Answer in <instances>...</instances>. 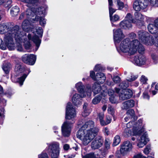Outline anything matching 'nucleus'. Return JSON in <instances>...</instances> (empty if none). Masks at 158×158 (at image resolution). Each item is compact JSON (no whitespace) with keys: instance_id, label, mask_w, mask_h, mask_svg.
<instances>
[{"instance_id":"f257e3e1","label":"nucleus","mask_w":158,"mask_h":158,"mask_svg":"<svg viewBox=\"0 0 158 158\" xmlns=\"http://www.w3.org/2000/svg\"><path fill=\"white\" fill-rule=\"evenodd\" d=\"M94 123L91 120L85 122L77 132V137L84 145H87L97 135L99 129L94 127Z\"/></svg>"},{"instance_id":"423d86ee","label":"nucleus","mask_w":158,"mask_h":158,"mask_svg":"<svg viewBox=\"0 0 158 158\" xmlns=\"http://www.w3.org/2000/svg\"><path fill=\"white\" fill-rule=\"evenodd\" d=\"M17 32L14 34V38L15 41L19 43L23 42L24 43L25 48L28 52H30V49L31 47V45L29 41H26V34L24 32H21L19 28L17 30Z\"/></svg>"},{"instance_id":"8fccbe9b","label":"nucleus","mask_w":158,"mask_h":158,"mask_svg":"<svg viewBox=\"0 0 158 158\" xmlns=\"http://www.w3.org/2000/svg\"><path fill=\"white\" fill-rule=\"evenodd\" d=\"M107 110L108 112L113 115L114 112V109L111 106L109 105L108 106Z\"/></svg>"},{"instance_id":"5701e85b","label":"nucleus","mask_w":158,"mask_h":158,"mask_svg":"<svg viewBox=\"0 0 158 158\" xmlns=\"http://www.w3.org/2000/svg\"><path fill=\"white\" fill-rule=\"evenodd\" d=\"M31 35L30 34H29L28 35V38L29 40H32L33 42L35 44L36 48V51L38 49L39 47L40 46V44L41 43V41L39 39V37L35 35L31 37Z\"/></svg>"},{"instance_id":"3c124183","label":"nucleus","mask_w":158,"mask_h":158,"mask_svg":"<svg viewBox=\"0 0 158 158\" xmlns=\"http://www.w3.org/2000/svg\"><path fill=\"white\" fill-rule=\"evenodd\" d=\"M131 77L128 78V79H127V82L128 81H135L138 77V75H131Z\"/></svg>"},{"instance_id":"e433bc0d","label":"nucleus","mask_w":158,"mask_h":158,"mask_svg":"<svg viewBox=\"0 0 158 158\" xmlns=\"http://www.w3.org/2000/svg\"><path fill=\"white\" fill-rule=\"evenodd\" d=\"M127 114L129 118H134L135 117V112L133 109H130L128 110L127 112Z\"/></svg>"},{"instance_id":"72a5a7b5","label":"nucleus","mask_w":158,"mask_h":158,"mask_svg":"<svg viewBox=\"0 0 158 158\" xmlns=\"http://www.w3.org/2000/svg\"><path fill=\"white\" fill-rule=\"evenodd\" d=\"M35 20L36 21H39L40 25L41 26L44 25L46 24V20L44 17L39 16H36Z\"/></svg>"},{"instance_id":"680f3d73","label":"nucleus","mask_w":158,"mask_h":158,"mask_svg":"<svg viewBox=\"0 0 158 158\" xmlns=\"http://www.w3.org/2000/svg\"><path fill=\"white\" fill-rule=\"evenodd\" d=\"M117 4L119 6V9L121 10L123 7V3L120 2V1H118Z\"/></svg>"},{"instance_id":"603ef678","label":"nucleus","mask_w":158,"mask_h":158,"mask_svg":"<svg viewBox=\"0 0 158 158\" xmlns=\"http://www.w3.org/2000/svg\"><path fill=\"white\" fill-rule=\"evenodd\" d=\"M91 110L90 109H87V110H84L82 113V115L84 117H85L88 115L91 112Z\"/></svg>"},{"instance_id":"c85d7f7f","label":"nucleus","mask_w":158,"mask_h":158,"mask_svg":"<svg viewBox=\"0 0 158 158\" xmlns=\"http://www.w3.org/2000/svg\"><path fill=\"white\" fill-rule=\"evenodd\" d=\"M101 90V88L99 84L95 83L93 86V91L95 94H97Z\"/></svg>"},{"instance_id":"f8f14e48","label":"nucleus","mask_w":158,"mask_h":158,"mask_svg":"<svg viewBox=\"0 0 158 158\" xmlns=\"http://www.w3.org/2000/svg\"><path fill=\"white\" fill-rule=\"evenodd\" d=\"M132 148V144L129 141H125L121 145L120 149L121 153L123 156L126 155L131 151Z\"/></svg>"},{"instance_id":"338daca9","label":"nucleus","mask_w":158,"mask_h":158,"mask_svg":"<svg viewBox=\"0 0 158 158\" xmlns=\"http://www.w3.org/2000/svg\"><path fill=\"white\" fill-rule=\"evenodd\" d=\"M83 109L84 110H87V109H90L88 107V104L86 103H85L83 105Z\"/></svg>"},{"instance_id":"bf43d9fd","label":"nucleus","mask_w":158,"mask_h":158,"mask_svg":"<svg viewBox=\"0 0 158 158\" xmlns=\"http://www.w3.org/2000/svg\"><path fill=\"white\" fill-rule=\"evenodd\" d=\"M143 97L145 99L148 100L149 99V96L148 94V93L147 91H144L143 94Z\"/></svg>"},{"instance_id":"79ce46f5","label":"nucleus","mask_w":158,"mask_h":158,"mask_svg":"<svg viewBox=\"0 0 158 158\" xmlns=\"http://www.w3.org/2000/svg\"><path fill=\"white\" fill-rule=\"evenodd\" d=\"M141 82L143 84H147V82L148 80V78L144 75H142L140 79Z\"/></svg>"},{"instance_id":"0eeeda50","label":"nucleus","mask_w":158,"mask_h":158,"mask_svg":"<svg viewBox=\"0 0 158 158\" xmlns=\"http://www.w3.org/2000/svg\"><path fill=\"white\" fill-rule=\"evenodd\" d=\"M138 35L139 39L146 45H152L154 44V39L147 32L143 31H138Z\"/></svg>"},{"instance_id":"37998d69","label":"nucleus","mask_w":158,"mask_h":158,"mask_svg":"<svg viewBox=\"0 0 158 158\" xmlns=\"http://www.w3.org/2000/svg\"><path fill=\"white\" fill-rule=\"evenodd\" d=\"M111 77L113 81L115 83H119L121 81L120 78L118 76H114L113 77H112V76L111 75Z\"/></svg>"},{"instance_id":"c756f323","label":"nucleus","mask_w":158,"mask_h":158,"mask_svg":"<svg viewBox=\"0 0 158 158\" xmlns=\"http://www.w3.org/2000/svg\"><path fill=\"white\" fill-rule=\"evenodd\" d=\"M28 72L29 73L27 74H23L22 76L18 78L17 80V82L19 83L21 86H22L23 85V82L25 78L27 77L28 74L31 72V71L29 69H28Z\"/></svg>"},{"instance_id":"0e129e2a","label":"nucleus","mask_w":158,"mask_h":158,"mask_svg":"<svg viewBox=\"0 0 158 158\" xmlns=\"http://www.w3.org/2000/svg\"><path fill=\"white\" fill-rule=\"evenodd\" d=\"M152 59L156 61L158 60V56L155 54H153L151 55Z\"/></svg>"},{"instance_id":"4d7b16f0","label":"nucleus","mask_w":158,"mask_h":158,"mask_svg":"<svg viewBox=\"0 0 158 158\" xmlns=\"http://www.w3.org/2000/svg\"><path fill=\"white\" fill-rule=\"evenodd\" d=\"M112 6L109 5V14L110 16H111L113 13L115 12L116 10L112 8L111 6Z\"/></svg>"},{"instance_id":"dca6fc26","label":"nucleus","mask_w":158,"mask_h":158,"mask_svg":"<svg viewBox=\"0 0 158 158\" xmlns=\"http://www.w3.org/2000/svg\"><path fill=\"white\" fill-rule=\"evenodd\" d=\"M22 61L25 63L29 65H33L36 60V56L33 54H25L22 57Z\"/></svg>"},{"instance_id":"c9c22d12","label":"nucleus","mask_w":158,"mask_h":158,"mask_svg":"<svg viewBox=\"0 0 158 158\" xmlns=\"http://www.w3.org/2000/svg\"><path fill=\"white\" fill-rule=\"evenodd\" d=\"M34 30H36V32L38 35H39L41 37L42 36L43 33V30L41 27H37L36 28H33V30H31V31H33V32H34Z\"/></svg>"},{"instance_id":"5fc2aeb1","label":"nucleus","mask_w":158,"mask_h":158,"mask_svg":"<svg viewBox=\"0 0 158 158\" xmlns=\"http://www.w3.org/2000/svg\"><path fill=\"white\" fill-rule=\"evenodd\" d=\"M151 150L150 146L149 145H147L145 148L144 150V152L146 155L148 154L149 152Z\"/></svg>"},{"instance_id":"ddd939ff","label":"nucleus","mask_w":158,"mask_h":158,"mask_svg":"<svg viewBox=\"0 0 158 158\" xmlns=\"http://www.w3.org/2000/svg\"><path fill=\"white\" fill-rule=\"evenodd\" d=\"M113 37L114 42L116 46L123 39L125 36L123 34L122 30L120 29H118L116 30H113Z\"/></svg>"},{"instance_id":"a878e982","label":"nucleus","mask_w":158,"mask_h":158,"mask_svg":"<svg viewBox=\"0 0 158 158\" xmlns=\"http://www.w3.org/2000/svg\"><path fill=\"white\" fill-rule=\"evenodd\" d=\"M29 23V22L28 20L26 19L23 21L22 24V27L24 31L29 32L31 30L28 26Z\"/></svg>"},{"instance_id":"b1692460","label":"nucleus","mask_w":158,"mask_h":158,"mask_svg":"<svg viewBox=\"0 0 158 158\" xmlns=\"http://www.w3.org/2000/svg\"><path fill=\"white\" fill-rule=\"evenodd\" d=\"M119 26L121 28L125 29H129L132 27L131 23L124 20L120 23Z\"/></svg>"},{"instance_id":"6ab92c4d","label":"nucleus","mask_w":158,"mask_h":158,"mask_svg":"<svg viewBox=\"0 0 158 158\" xmlns=\"http://www.w3.org/2000/svg\"><path fill=\"white\" fill-rule=\"evenodd\" d=\"M146 60L145 56L142 55L135 56L134 57V63L138 66H141L144 65Z\"/></svg>"},{"instance_id":"7c9ffc66","label":"nucleus","mask_w":158,"mask_h":158,"mask_svg":"<svg viewBox=\"0 0 158 158\" xmlns=\"http://www.w3.org/2000/svg\"><path fill=\"white\" fill-rule=\"evenodd\" d=\"M15 70L17 74L19 75L24 71L25 69L23 67L18 64L15 66Z\"/></svg>"},{"instance_id":"a211bd4d","label":"nucleus","mask_w":158,"mask_h":158,"mask_svg":"<svg viewBox=\"0 0 158 158\" xmlns=\"http://www.w3.org/2000/svg\"><path fill=\"white\" fill-rule=\"evenodd\" d=\"M135 18L133 19V23L137 25L141 26L144 25V16L140 13L135 12L134 14Z\"/></svg>"},{"instance_id":"39448f33","label":"nucleus","mask_w":158,"mask_h":158,"mask_svg":"<svg viewBox=\"0 0 158 158\" xmlns=\"http://www.w3.org/2000/svg\"><path fill=\"white\" fill-rule=\"evenodd\" d=\"M128 85V82L124 81L120 84L119 86L120 89L115 88V92L119 94V98L121 99L125 100L128 99L132 97L133 94L132 91L129 89H125Z\"/></svg>"},{"instance_id":"864d4df0","label":"nucleus","mask_w":158,"mask_h":158,"mask_svg":"<svg viewBox=\"0 0 158 158\" xmlns=\"http://www.w3.org/2000/svg\"><path fill=\"white\" fill-rule=\"evenodd\" d=\"M110 17V20L113 22L117 21L119 19V16L117 15H115L113 17L112 16Z\"/></svg>"},{"instance_id":"2f4dec72","label":"nucleus","mask_w":158,"mask_h":158,"mask_svg":"<svg viewBox=\"0 0 158 158\" xmlns=\"http://www.w3.org/2000/svg\"><path fill=\"white\" fill-rule=\"evenodd\" d=\"M104 112H101L98 114V118L99 120L100 124L103 126V124H105V121L104 120Z\"/></svg>"},{"instance_id":"052dcab7","label":"nucleus","mask_w":158,"mask_h":158,"mask_svg":"<svg viewBox=\"0 0 158 158\" xmlns=\"http://www.w3.org/2000/svg\"><path fill=\"white\" fill-rule=\"evenodd\" d=\"M101 69V66L100 64L96 65L94 68V70L95 71H98L100 70Z\"/></svg>"},{"instance_id":"f03ea898","label":"nucleus","mask_w":158,"mask_h":158,"mask_svg":"<svg viewBox=\"0 0 158 158\" xmlns=\"http://www.w3.org/2000/svg\"><path fill=\"white\" fill-rule=\"evenodd\" d=\"M119 48L122 52L127 53L129 55H133L138 51L139 53H143L145 50L143 46L138 40H134L130 41L127 38L121 42Z\"/></svg>"},{"instance_id":"7ed1b4c3","label":"nucleus","mask_w":158,"mask_h":158,"mask_svg":"<svg viewBox=\"0 0 158 158\" xmlns=\"http://www.w3.org/2000/svg\"><path fill=\"white\" fill-rule=\"evenodd\" d=\"M134 122H129L127 124L126 127L124 130L123 134L124 136L127 137L130 136L136 135L141 134L143 131V128H141L142 125V121L139 119L136 124Z\"/></svg>"},{"instance_id":"bb28decb","label":"nucleus","mask_w":158,"mask_h":158,"mask_svg":"<svg viewBox=\"0 0 158 158\" xmlns=\"http://www.w3.org/2000/svg\"><path fill=\"white\" fill-rule=\"evenodd\" d=\"M148 29L149 31L152 34L156 33L158 31L157 28L152 24H149L148 26Z\"/></svg>"},{"instance_id":"cd10ccee","label":"nucleus","mask_w":158,"mask_h":158,"mask_svg":"<svg viewBox=\"0 0 158 158\" xmlns=\"http://www.w3.org/2000/svg\"><path fill=\"white\" fill-rule=\"evenodd\" d=\"M34 12L36 16H38V15H41L45 13V8L44 7H41L34 9Z\"/></svg>"},{"instance_id":"6e6d98bb","label":"nucleus","mask_w":158,"mask_h":158,"mask_svg":"<svg viewBox=\"0 0 158 158\" xmlns=\"http://www.w3.org/2000/svg\"><path fill=\"white\" fill-rule=\"evenodd\" d=\"M38 158H48V154L46 153L42 152L38 156Z\"/></svg>"},{"instance_id":"a18cd8bd","label":"nucleus","mask_w":158,"mask_h":158,"mask_svg":"<svg viewBox=\"0 0 158 158\" xmlns=\"http://www.w3.org/2000/svg\"><path fill=\"white\" fill-rule=\"evenodd\" d=\"M110 141L109 139H106L105 141V146L106 148L108 150L110 148Z\"/></svg>"},{"instance_id":"69168bd1","label":"nucleus","mask_w":158,"mask_h":158,"mask_svg":"<svg viewBox=\"0 0 158 158\" xmlns=\"http://www.w3.org/2000/svg\"><path fill=\"white\" fill-rule=\"evenodd\" d=\"M114 91L112 89H109L108 91V94L110 96H112L114 94Z\"/></svg>"},{"instance_id":"c03bdc74","label":"nucleus","mask_w":158,"mask_h":158,"mask_svg":"<svg viewBox=\"0 0 158 158\" xmlns=\"http://www.w3.org/2000/svg\"><path fill=\"white\" fill-rule=\"evenodd\" d=\"M150 5L155 7L158 6V0H147Z\"/></svg>"},{"instance_id":"f704fd0d","label":"nucleus","mask_w":158,"mask_h":158,"mask_svg":"<svg viewBox=\"0 0 158 158\" xmlns=\"http://www.w3.org/2000/svg\"><path fill=\"white\" fill-rule=\"evenodd\" d=\"M26 17L28 18L29 16H33L35 15L34 8L28 9L24 12Z\"/></svg>"},{"instance_id":"f3484780","label":"nucleus","mask_w":158,"mask_h":158,"mask_svg":"<svg viewBox=\"0 0 158 158\" xmlns=\"http://www.w3.org/2000/svg\"><path fill=\"white\" fill-rule=\"evenodd\" d=\"M148 5V3L145 0H139L135 1L133 3V7L136 11H139L141 9H144Z\"/></svg>"},{"instance_id":"9b49d317","label":"nucleus","mask_w":158,"mask_h":158,"mask_svg":"<svg viewBox=\"0 0 158 158\" xmlns=\"http://www.w3.org/2000/svg\"><path fill=\"white\" fill-rule=\"evenodd\" d=\"M75 87L78 92L81 94H87L88 97H90L91 95L92 90L90 85H88L86 86V89H85L86 91L84 90L85 88L84 85L81 82H79L77 83L75 85Z\"/></svg>"},{"instance_id":"a19ab883","label":"nucleus","mask_w":158,"mask_h":158,"mask_svg":"<svg viewBox=\"0 0 158 158\" xmlns=\"http://www.w3.org/2000/svg\"><path fill=\"white\" fill-rule=\"evenodd\" d=\"M124 20L127 21L131 23H133V19H132L131 15L129 13H128L127 15L125 17Z\"/></svg>"},{"instance_id":"2eb2a0df","label":"nucleus","mask_w":158,"mask_h":158,"mask_svg":"<svg viewBox=\"0 0 158 158\" xmlns=\"http://www.w3.org/2000/svg\"><path fill=\"white\" fill-rule=\"evenodd\" d=\"M80 95L76 93L74 94L72 98V101L73 104L76 106H79L81 105L82 102V98L86 96V94L84 93Z\"/></svg>"},{"instance_id":"de8ad7c7","label":"nucleus","mask_w":158,"mask_h":158,"mask_svg":"<svg viewBox=\"0 0 158 158\" xmlns=\"http://www.w3.org/2000/svg\"><path fill=\"white\" fill-rule=\"evenodd\" d=\"M2 2L3 3V5L5 7L10 8L11 7L12 3L11 0H7L6 2Z\"/></svg>"},{"instance_id":"1a4fd4ad","label":"nucleus","mask_w":158,"mask_h":158,"mask_svg":"<svg viewBox=\"0 0 158 158\" xmlns=\"http://www.w3.org/2000/svg\"><path fill=\"white\" fill-rule=\"evenodd\" d=\"M74 123V121L72 120L70 123L69 121L64 122L61 126L62 135L64 137H69L70 134L72 124Z\"/></svg>"},{"instance_id":"9d476101","label":"nucleus","mask_w":158,"mask_h":158,"mask_svg":"<svg viewBox=\"0 0 158 158\" xmlns=\"http://www.w3.org/2000/svg\"><path fill=\"white\" fill-rule=\"evenodd\" d=\"M76 110L73 107L71 103L69 102L67 104L66 109V119H72L76 117Z\"/></svg>"},{"instance_id":"09e8293b","label":"nucleus","mask_w":158,"mask_h":158,"mask_svg":"<svg viewBox=\"0 0 158 158\" xmlns=\"http://www.w3.org/2000/svg\"><path fill=\"white\" fill-rule=\"evenodd\" d=\"M16 42L17 43V49L18 51H20V52H22L23 51V49L22 47V44L23 43V42H20V43H19L18 42H17L16 41Z\"/></svg>"},{"instance_id":"393cba45","label":"nucleus","mask_w":158,"mask_h":158,"mask_svg":"<svg viewBox=\"0 0 158 158\" xmlns=\"http://www.w3.org/2000/svg\"><path fill=\"white\" fill-rule=\"evenodd\" d=\"M96 80L95 81H98L100 83H103L106 79V77L104 73H97L96 74Z\"/></svg>"},{"instance_id":"4c0bfd02","label":"nucleus","mask_w":158,"mask_h":158,"mask_svg":"<svg viewBox=\"0 0 158 158\" xmlns=\"http://www.w3.org/2000/svg\"><path fill=\"white\" fill-rule=\"evenodd\" d=\"M102 98L100 95L95 97L92 100V103L94 104H97L100 102Z\"/></svg>"},{"instance_id":"774afa93","label":"nucleus","mask_w":158,"mask_h":158,"mask_svg":"<svg viewBox=\"0 0 158 158\" xmlns=\"http://www.w3.org/2000/svg\"><path fill=\"white\" fill-rule=\"evenodd\" d=\"M109 100L110 102L112 103H114L115 102V100L113 96H111L109 98Z\"/></svg>"},{"instance_id":"20e7f679","label":"nucleus","mask_w":158,"mask_h":158,"mask_svg":"<svg viewBox=\"0 0 158 158\" xmlns=\"http://www.w3.org/2000/svg\"><path fill=\"white\" fill-rule=\"evenodd\" d=\"M19 26H15L12 30H9L7 34L5 35L4 38L5 43L3 42L2 39L0 38V48L5 50L7 46L10 50H12L15 49L14 44V34L16 33L18 29Z\"/></svg>"},{"instance_id":"4468645a","label":"nucleus","mask_w":158,"mask_h":158,"mask_svg":"<svg viewBox=\"0 0 158 158\" xmlns=\"http://www.w3.org/2000/svg\"><path fill=\"white\" fill-rule=\"evenodd\" d=\"M103 142L102 137L100 136H98L92 142L91 147L93 149H98L102 146Z\"/></svg>"},{"instance_id":"49530a36","label":"nucleus","mask_w":158,"mask_h":158,"mask_svg":"<svg viewBox=\"0 0 158 158\" xmlns=\"http://www.w3.org/2000/svg\"><path fill=\"white\" fill-rule=\"evenodd\" d=\"M112 120L111 117L109 116H106V121H105V124H103V126L106 125L111 122Z\"/></svg>"},{"instance_id":"ea45409f","label":"nucleus","mask_w":158,"mask_h":158,"mask_svg":"<svg viewBox=\"0 0 158 158\" xmlns=\"http://www.w3.org/2000/svg\"><path fill=\"white\" fill-rule=\"evenodd\" d=\"M120 142V139L119 136L118 135H116L114 140L113 144L116 146L118 145Z\"/></svg>"},{"instance_id":"4be33fe9","label":"nucleus","mask_w":158,"mask_h":158,"mask_svg":"<svg viewBox=\"0 0 158 158\" xmlns=\"http://www.w3.org/2000/svg\"><path fill=\"white\" fill-rule=\"evenodd\" d=\"M135 102L132 100H130L124 102L122 104V108L123 109L127 110L134 106Z\"/></svg>"},{"instance_id":"aec40b11","label":"nucleus","mask_w":158,"mask_h":158,"mask_svg":"<svg viewBox=\"0 0 158 158\" xmlns=\"http://www.w3.org/2000/svg\"><path fill=\"white\" fill-rule=\"evenodd\" d=\"M148 141L147 133L145 132L140 137L137 145L139 148H142L147 144Z\"/></svg>"},{"instance_id":"412c9836","label":"nucleus","mask_w":158,"mask_h":158,"mask_svg":"<svg viewBox=\"0 0 158 158\" xmlns=\"http://www.w3.org/2000/svg\"><path fill=\"white\" fill-rule=\"evenodd\" d=\"M15 27V26L12 28L11 27H9L8 23L0 24V34H3L8 30L7 33L6 34H7L8 33L9 30H13Z\"/></svg>"},{"instance_id":"473e14b6","label":"nucleus","mask_w":158,"mask_h":158,"mask_svg":"<svg viewBox=\"0 0 158 158\" xmlns=\"http://www.w3.org/2000/svg\"><path fill=\"white\" fill-rule=\"evenodd\" d=\"M19 11V7L18 6H15L11 9L10 13L12 16H14L17 15Z\"/></svg>"},{"instance_id":"6e6552de","label":"nucleus","mask_w":158,"mask_h":158,"mask_svg":"<svg viewBox=\"0 0 158 158\" xmlns=\"http://www.w3.org/2000/svg\"><path fill=\"white\" fill-rule=\"evenodd\" d=\"M48 152L50 155L51 158H58L60 153V144L54 142L48 144Z\"/></svg>"},{"instance_id":"58836bf2","label":"nucleus","mask_w":158,"mask_h":158,"mask_svg":"<svg viewBox=\"0 0 158 158\" xmlns=\"http://www.w3.org/2000/svg\"><path fill=\"white\" fill-rule=\"evenodd\" d=\"M10 67V64H6L4 65L2 67V69L6 74L9 73Z\"/></svg>"},{"instance_id":"e2e57ef3","label":"nucleus","mask_w":158,"mask_h":158,"mask_svg":"<svg viewBox=\"0 0 158 158\" xmlns=\"http://www.w3.org/2000/svg\"><path fill=\"white\" fill-rule=\"evenodd\" d=\"M103 131L104 133L106 134L107 135H108L110 133L108 128L106 127H105L103 129Z\"/></svg>"},{"instance_id":"13d9d810","label":"nucleus","mask_w":158,"mask_h":158,"mask_svg":"<svg viewBox=\"0 0 158 158\" xmlns=\"http://www.w3.org/2000/svg\"><path fill=\"white\" fill-rule=\"evenodd\" d=\"M90 76L94 80H96V75H95L94 72L93 71H90Z\"/></svg>"}]
</instances>
